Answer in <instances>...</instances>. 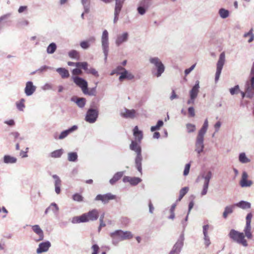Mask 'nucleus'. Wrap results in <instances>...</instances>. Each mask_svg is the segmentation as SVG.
I'll list each match as a JSON object with an SVG mask.
<instances>
[{
	"label": "nucleus",
	"mask_w": 254,
	"mask_h": 254,
	"mask_svg": "<svg viewBox=\"0 0 254 254\" xmlns=\"http://www.w3.org/2000/svg\"><path fill=\"white\" fill-rule=\"evenodd\" d=\"M149 63L152 65V73L153 76L159 77L164 72L165 67L161 60L157 57H152L149 59Z\"/></svg>",
	"instance_id": "1"
},
{
	"label": "nucleus",
	"mask_w": 254,
	"mask_h": 254,
	"mask_svg": "<svg viewBox=\"0 0 254 254\" xmlns=\"http://www.w3.org/2000/svg\"><path fill=\"white\" fill-rule=\"evenodd\" d=\"M130 150L136 153L135 158V165L137 170L142 174V156L141 155V148L138 142L132 140L129 145Z\"/></svg>",
	"instance_id": "2"
},
{
	"label": "nucleus",
	"mask_w": 254,
	"mask_h": 254,
	"mask_svg": "<svg viewBox=\"0 0 254 254\" xmlns=\"http://www.w3.org/2000/svg\"><path fill=\"white\" fill-rule=\"evenodd\" d=\"M212 178V173L210 171L203 172L200 174L197 179V181L202 180V190L200 192L201 196L205 195L208 190L210 180Z\"/></svg>",
	"instance_id": "3"
},
{
	"label": "nucleus",
	"mask_w": 254,
	"mask_h": 254,
	"mask_svg": "<svg viewBox=\"0 0 254 254\" xmlns=\"http://www.w3.org/2000/svg\"><path fill=\"white\" fill-rule=\"evenodd\" d=\"M229 236L234 242L237 244L244 247H248V242L245 239V236L243 232H240L234 229H232L229 233Z\"/></svg>",
	"instance_id": "4"
},
{
	"label": "nucleus",
	"mask_w": 254,
	"mask_h": 254,
	"mask_svg": "<svg viewBox=\"0 0 254 254\" xmlns=\"http://www.w3.org/2000/svg\"><path fill=\"white\" fill-rule=\"evenodd\" d=\"M101 47L105 57V60L106 61L109 50V33L107 30H104L102 34Z\"/></svg>",
	"instance_id": "5"
},
{
	"label": "nucleus",
	"mask_w": 254,
	"mask_h": 254,
	"mask_svg": "<svg viewBox=\"0 0 254 254\" xmlns=\"http://www.w3.org/2000/svg\"><path fill=\"white\" fill-rule=\"evenodd\" d=\"M99 111L96 109L90 108L87 111L85 121L90 124L94 123L97 120Z\"/></svg>",
	"instance_id": "6"
},
{
	"label": "nucleus",
	"mask_w": 254,
	"mask_h": 254,
	"mask_svg": "<svg viewBox=\"0 0 254 254\" xmlns=\"http://www.w3.org/2000/svg\"><path fill=\"white\" fill-rule=\"evenodd\" d=\"M225 62V54L222 52L219 56V60L217 63L216 71L215 73V81L217 82L219 80L222 69Z\"/></svg>",
	"instance_id": "7"
},
{
	"label": "nucleus",
	"mask_w": 254,
	"mask_h": 254,
	"mask_svg": "<svg viewBox=\"0 0 254 254\" xmlns=\"http://www.w3.org/2000/svg\"><path fill=\"white\" fill-rule=\"evenodd\" d=\"M245 88L246 90L247 97L252 99L254 97V77L249 76L245 84Z\"/></svg>",
	"instance_id": "8"
},
{
	"label": "nucleus",
	"mask_w": 254,
	"mask_h": 254,
	"mask_svg": "<svg viewBox=\"0 0 254 254\" xmlns=\"http://www.w3.org/2000/svg\"><path fill=\"white\" fill-rule=\"evenodd\" d=\"M204 136L197 134L196 138L194 150L197 153L198 156L200 155L204 150Z\"/></svg>",
	"instance_id": "9"
},
{
	"label": "nucleus",
	"mask_w": 254,
	"mask_h": 254,
	"mask_svg": "<svg viewBox=\"0 0 254 254\" xmlns=\"http://www.w3.org/2000/svg\"><path fill=\"white\" fill-rule=\"evenodd\" d=\"M110 236L112 239V244L115 246H117L120 242L125 240L121 230H116L110 233Z\"/></svg>",
	"instance_id": "10"
},
{
	"label": "nucleus",
	"mask_w": 254,
	"mask_h": 254,
	"mask_svg": "<svg viewBox=\"0 0 254 254\" xmlns=\"http://www.w3.org/2000/svg\"><path fill=\"white\" fill-rule=\"evenodd\" d=\"M83 215L86 222L94 221L99 217V211L97 209H93L87 213H83Z\"/></svg>",
	"instance_id": "11"
},
{
	"label": "nucleus",
	"mask_w": 254,
	"mask_h": 254,
	"mask_svg": "<svg viewBox=\"0 0 254 254\" xmlns=\"http://www.w3.org/2000/svg\"><path fill=\"white\" fill-rule=\"evenodd\" d=\"M117 196L111 193L104 194H98L95 198V201H101L103 204H107L110 200L115 199Z\"/></svg>",
	"instance_id": "12"
},
{
	"label": "nucleus",
	"mask_w": 254,
	"mask_h": 254,
	"mask_svg": "<svg viewBox=\"0 0 254 254\" xmlns=\"http://www.w3.org/2000/svg\"><path fill=\"white\" fill-rule=\"evenodd\" d=\"M129 38V34L127 32H124L118 34L115 38V43L116 47H120L123 44L127 42Z\"/></svg>",
	"instance_id": "13"
},
{
	"label": "nucleus",
	"mask_w": 254,
	"mask_h": 254,
	"mask_svg": "<svg viewBox=\"0 0 254 254\" xmlns=\"http://www.w3.org/2000/svg\"><path fill=\"white\" fill-rule=\"evenodd\" d=\"M72 78L74 83L81 88L83 93H85L87 91L88 83L84 79L78 76H72Z\"/></svg>",
	"instance_id": "14"
},
{
	"label": "nucleus",
	"mask_w": 254,
	"mask_h": 254,
	"mask_svg": "<svg viewBox=\"0 0 254 254\" xmlns=\"http://www.w3.org/2000/svg\"><path fill=\"white\" fill-rule=\"evenodd\" d=\"M116 1V4L114 12V23H116L119 19V15L122 9L123 3L125 0H115Z\"/></svg>",
	"instance_id": "15"
},
{
	"label": "nucleus",
	"mask_w": 254,
	"mask_h": 254,
	"mask_svg": "<svg viewBox=\"0 0 254 254\" xmlns=\"http://www.w3.org/2000/svg\"><path fill=\"white\" fill-rule=\"evenodd\" d=\"M183 241L184 239L183 237H181L174 245L169 254H180L183 246Z\"/></svg>",
	"instance_id": "16"
},
{
	"label": "nucleus",
	"mask_w": 254,
	"mask_h": 254,
	"mask_svg": "<svg viewBox=\"0 0 254 254\" xmlns=\"http://www.w3.org/2000/svg\"><path fill=\"white\" fill-rule=\"evenodd\" d=\"M36 90V86L33 84L32 81H29L26 83L24 93L26 96H31L35 92Z\"/></svg>",
	"instance_id": "17"
},
{
	"label": "nucleus",
	"mask_w": 254,
	"mask_h": 254,
	"mask_svg": "<svg viewBox=\"0 0 254 254\" xmlns=\"http://www.w3.org/2000/svg\"><path fill=\"white\" fill-rule=\"evenodd\" d=\"M121 115L125 118L133 119L136 117L137 113L135 110H129L125 108L121 111Z\"/></svg>",
	"instance_id": "18"
},
{
	"label": "nucleus",
	"mask_w": 254,
	"mask_h": 254,
	"mask_svg": "<svg viewBox=\"0 0 254 254\" xmlns=\"http://www.w3.org/2000/svg\"><path fill=\"white\" fill-rule=\"evenodd\" d=\"M248 175L247 173L245 171H244L242 173L241 180L240 182V185L242 187H249L252 185V181L248 180Z\"/></svg>",
	"instance_id": "19"
},
{
	"label": "nucleus",
	"mask_w": 254,
	"mask_h": 254,
	"mask_svg": "<svg viewBox=\"0 0 254 254\" xmlns=\"http://www.w3.org/2000/svg\"><path fill=\"white\" fill-rule=\"evenodd\" d=\"M77 126L76 125L73 126L69 128L68 129L63 131L58 137H56L55 136V138L56 139H63L65 138L66 137H67L70 133L73 132V131H75L77 129Z\"/></svg>",
	"instance_id": "20"
},
{
	"label": "nucleus",
	"mask_w": 254,
	"mask_h": 254,
	"mask_svg": "<svg viewBox=\"0 0 254 254\" xmlns=\"http://www.w3.org/2000/svg\"><path fill=\"white\" fill-rule=\"evenodd\" d=\"M51 243L49 241H46L39 244V247L36 250L37 253L41 254L47 252L51 247Z\"/></svg>",
	"instance_id": "21"
},
{
	"label": "nucleus",
	"mask_w": 254,
	"mask_h": 254,
	"mask_svg": "<svg viewBox=\"0 0 254 254\" xmlns=\"http://www.w3.org/2000/svg\"><path fill=\"white\" fill-rule=\"evenodd\" d=\"M199 82L198 80H197L195 81V84L193 86L191 89L190 91V97L196 99L199 93Z\"/></svg>",
	"instance_id": "22"
},
{
	"label": "nucleus",
	"mask_w": 254,
	"mask_h": 254,
	"mask_svg": "<svg viewBox=\"0 0 254 254\" xmlns=\"http://www.w3.org/2000/svg\"><path fill=\"white\" fill-rule=\"evenodd\" d=\"M134 75L130 72L125 69L124 71L121 72L119 80L120 81L122 82L125 79L131 80L134 78Z\"/></svg>",
	"instance_id": "23"
},
{
	"label": "nucleus",
	"mask_w": 254,
	"mask_h": 254,
	"mask_svg": "<svg viewBox=\"0 0 254 254\" xmlns=\"http://www.w3.org/2000/svg\"><path fill=\"white\" fill-rule=\"evenodd\" d=\"M32 230L39 236V238L37 240H35L36 241L38 242L44 239V236L43 231L38 225L32 226Z\"/></svg>",
	"instance_id": "24"
},
{
	"label": "nucleus",
	"mask_w": 254,
	"mask_h": 254,
	"mask_svg": "<svg viewBox=\"0 0 254 254\" xmlns=\"http://www.w3.org/2000/svg\"><path fill=\"white\" fill-rule=\"evenodd\" d=\"M133 134L135 141L140 143L143 138L142 131L138 129L137 126H135L133 129Z\"/></svg>",
	"instance_id": "25"
},
{
	"label": "nucleus",
	"mask_w": 254,
	"mask_h": 254,
	"mask_svg": "<svg viewBox=\"0 0 254 254\" xmlns=\"http://www.w3.org/2000/svg\"><path fill=\"white\" fill-rule=\"evenodd\" d=\"M56 70L62 78H68L69 76V73L68 70L64 68L59 67L56 68Z\"/></svg>",
	"instance_id": "26"
},
{
	"label": "nucleus",
	"mask_w": 254,
	"mask_h": 254,
	"mask_svg": "<svg viewBox=\"0 0 254 254\" xmlns=\"http://www.w3.org/2000/svg\"><path fill=\"white\" fill-rule=\"evenodd\" d=\"M235 206L243 209H247L251 208V204L249 202L241 200L240 202L236 203Z\"/></svg>",
	"instance_id": "27"
},
{
	"label": "nucleus",
	"mask_w": 254,
	"mask_h": 254,
	"mask_svg": "<svg viewBox=\"0 0 254 254\" xmlns=\"http://www.w3.org/2000/svg\"><path fill=\"white\" fill-rule=\"evenodd\" d=\"M124 174V172H118L116 173L113 178L110 180V183L111 185H114L116 183V182H117L118 180H119L123 176Z\"/></svg>",
	"instance_id": "28"
},
{
	"label": "nucleus",
	"mask_w": 254,
	"mask_h": 254,
	"mask_svg": "<svg viewBox=\"0 0 254 254\" xmlns=\"http://www.w3.org/2000/svg\"><path fill=\"white\" fill-rule=\"evenodd\" d=\"M17 161V158L15 157L9 155H4L3 157V162L5 164H14Z\"/></svg>",
	"instance_id": "29"
},
{
	"label": "nucleus",
	"mask_w": 254,
	"mask_h": 254,
	"mask_svg": "<svg viewBox=\"0 0 254 254\" xmlns=\"http://www.w3.org/2000/svg\"><path fill=\"white\" fill-rule=\"evenodd\" d=\"M252 227L251 225H246L244 229V235L249 239H251L253 238V235L252 233Z\"/></svg>",
	"instance_id": "30"
},
{
	"label": "nucleus",
	"mask_w": 254,
	"mask_h": 254,
	"mask_svg": "<svg viewBox=\"0 0 254 254\" xmlns=\"http://www.w3.org/2000/svg\"><path fill=\"white\" fill-rule=\"evenodd\" d=\"M253 32L254 29L252 28L249 32L245 33L243 35V37L245 38H249L248 40L249 43L252 42L254 40V34Z\"/></svg>",
	"instance_id": "31"
},
{
	"label": "nucleus",
	"mask_w": 254,
	"mask_h": 254,
	"mask_svg": "<svg viewBox=\"0 0 254 254\" xmlns=\"http://www.w3.org/2000/svg\"><path fill=\"white\" fill-rule=\"evenodd\" d=\"M208 127V122L207 119H205L203 125L200 129L198 131V135L204 136L206 133Z\"/></svg>",
	"instance_id": "32"
},
{
	"label": "nucleus",
	"mask_w": 254,
	"mask_h": 254,
	"mask_svg": "<svg viewBox=\"0 0 254 254\" xmlns=\"http://www.w3.org/2000/svg\"><path fill=\"white\" fill-rule=\"evenodd\" d=\"M193 206H194V203H193V201H191L189 203V209H188L187 215L186 216L185 220H183L182 221V225H183V227L184 228H185L187 225L186 222L188 220V216H189V214L190 213V212L191 209L193 208Z\"/></svg>",
	"instance_id": "33"
},
{
	"label": "nucleus",
	"mask_w": 254,
	"mask_h": 254,
	"mask_svg": "<svg viewBox=\"0 0 254 254\" xmlns=\"http://www.w3.org/2000/svg\"><path fill=\"white\" fill-rule=\"evenodd\" d=\"M218 14L220 17L222 19H225L228 17L230 15V12L228 10L224 8L219 9Z\"/></svg>",
	"instance_id": "34"
},
{
	"label": "nucleus",
	"mask_w": 254,
	"mask_h": 254,
	"mask_svg": "<svg viewBox=\"0 0 254 254\" xmlns=\"http://www.w3.org/2000/svg\"><path fill=\"white\" fill-rule=\"evenodd\" d=\"M239 161L243 164H246L250 162L251 160L247 157L244 152L240 153L239 155Z\"/></svg>",
	"instance_id": "35"
},
{
	"label": "nucleus",
	"mask_w": 254,
	"mask_h": 254,
	"mask_svg": "<svg viewBox=\"0 0 254 254\" xmlns=\"http://www.w3.org/2000/svg\"><path fill=\"white\" fill-rule=\"evenodd\" d=\"M64 153V150L63 149H60L55 150L52 152L50 156L52 158H60Z\"/></svg>",
	"instance_id": "36"
},
{
	"label": "nucleus",
	"mask_w": 254,
	"mask_h": 254,
	"mask_svg": "<svg viewBox=\"0 0 254 254\" xmlns=\"http://www.w3.org/2000/svg\"><path fill=\"white\" fill-rule=\"evenodd\" d=\"M77 158L78 155L76 152H70L67 154V159L70 162H76Z\"/></svg>",
	"instance_id": "37"
},
{
	"label": "nucleus",
	"mask_w": 254,
	"mask_h": 254,
	"mask_svg": "<svg viewBox=\"0 0 254 254\" xmlns=\"http://www.w3.org/2000/svg\"><path fill=\"white\" fill-rule=\"evenodd\" d=\"M71 222L73 224L85 223L86 222L83 214L79 216L73 217L72 219Z\"/></svg>",
	"instance_id": "38"
},
{
	"label": "nucleus",
	"mask_w": 254,
	"mask_h": 254,
	"mask_svg": "<svg viewBox=\"0 0 254 254\" xmlns=\"http://www.w3.org/2000/svg\"><path fill=\"white\" fill-rule=\"evenodd\" d=\"M49 209H50V211H52L55 215L58 214L59 207L56 203H52L49 206Z\"/></svg>",
	"instance_id": "39"
},
{
	"label": "nucleus",
	"mask_w": 254,
	"mask_h": 254,
	"mask_svg": "<svg viewBox=\"0 0 254 254\" xmlns=\"http://www.w3.org/2000/svg\"><path fill=\"white\" fill-rule=\"evenodd\" d=\"M57 49V45L55 43H51L47 48V52L49 54H53Z\"/></svg>",
	"instance_id": "40"
},
{
	"label": "nucleus",
	"mask_w": 254,
	"mask_h": 254,
	"mask_svg": "<svg viewBox=\"0 0 254 254\" xmlns=\"http://www.w3.org/2000/svg\"><path fill=\"white\" fill-rule=\"evenodd\" d=\"M152 4V0H140L139 5L148 9Z\"/></svg>",
	"instance_id": "41"
},
{
	"label": "nucleus",
	"mask_w": 254,
	"mask_h": 254,
	"mask_svg": "<svg viewBox=\"0 0 254 254\" xmlns=\"http://www.w3.org/2000/svg\"><path fill=\"white\" fill-rule=\"evenodd\" d=\"M25 100L24 99H21L19 102L16 103V106L18 110L20 111H23L25 106L24 105V102Z\"/></svg>",
	"instance_id": "42"
},
{
	"label": "nucleus",
	"mask_w": 254,
	"mask_h": 254,
	"mask_svg": "<svg viewBox=\"0 0 254 254\" xmlns=\"http://www.w3.org/2000/svg\"><path fill=\"white\" fill-rule=\"evenodd\" d=\"M189 190V189L187 187L182 188L180 191L179 196L178 199L177 200V201H181L184 195L188 192Z\"/></svg>",
	"instance_id": "43"
},
{
	"label": "nucleus",
	"mask_w": 254,
	"mask_h": 254,
	"mask_svg": "<svg viewBox=\"0 0 254 254\" xmlns=\"http://www.w3.org/2000/svg\"><path fill=\"white\" fill-rule=\"evenodd\" d=\"M81 3L83 6L84 12L87 13L90 10L89 0H81Z\"/></svg>",
	"instance_id": "44"
},
{
	"label": "nucleus",
	"mask_w": 254,
	"mask_h": 254,
	"mask_svg": "<svg viewBox=\"0 0 254 254\" xmlns=\"http://www.w3.org/2000/svg\"><path fill=\"white\" fill-rule=\"evenodd\" d=\"M164 125V123L162 120H159L157 122V124L155 126H152L151 127L150 130L151 131L153 132L155 130L160 129V128L162 127Z\"/></svg>",
	"instance_id": "45"
},
{
	"label": "nucleus",
	"mask_w": 254,
	"mask_h": 254,
	"mask_svg": "<svg viewBox=\"0 0 254 254\" xmlns=\"http://www.w3.org/2000/svg\"><path fill=\"white\" fill-rule=\"evenodd\" d=\"M75 102L79 108H83L85 105L86 100L84 98H78Z\"/></svg>",
	"instance_id": "46"
},
{
	"label": "nucleus",
	"mask_w": 254,
	"mask_h": 254,
	"mask_svg": "<svg viewBox=\"0 0 254 254\" xmlns=\"http://www.w3.org/2000/svg\"><path fill=\"white\" fill-rule=\"evenodd\" d=\"M68 56L70 58L78 60L79 58V53L76 50H71L68 53Z\"/></svg>",
	"instance_id": "47"
},
{
	"label": "nucleus",
	"mask_w": 254,
	"mask_h": 254,
	"mask_svg": "<svg viewBox=\"0 0 254 254\" xmlns=\"http://www.w3.org/2000/svg\"><path fill=\"white\" fill-rule=\"evenodd\" d=\"M122 234L125 240L131 239L133 237V235L130 231H124L122 230Z\"/></svg>",
	"instance_id": "48"
},
{
	"label": "nucleus",
	"mask_w": 254,
	"mask_h": 254,
	"mask_svg": "<svg viewBox=\"0 0 254 254\" xmlns=\"http://www.w3.org/2000/svg\"><path fill=\"white\" fill-rule=\"evenodd\" d=\"M141 181V179L137 177H131L130 184L132 186H135Z\"/></svg>",
	"instance_id": "49"
},
{
	"label": "nucleus",
	"mask_w": 254,
	"mask_h": 254,
	"mask_svg": "<svg viewBox=\"0 0 254 254\" xmlns=\"http://www.w3.org/2000/svg\"><path fill=\"white\" fill-rule=\"evenodd\" d=\"M86 73L91 74L96 77H98L99 76L98 71L93 67H90L87 70V72Z\"/></svg>",
	"instance_id": "50"
},
{
	"label": "nucleus",
	"mask_w": 254,
	"mask_h": 254,
	"mask_svg": "<svg viewBox=\"0 0 254 254\" xmlns=\"http://www.w3.org/2000/svg\"><path fill=\"white\" fill-rule=\"evenodd\" d=\"M72 199L74 201L81 202L83 201V197L81 194L76 193L73 195Z\"/></svg>",
	"instance_id": "51"
},
{
	"label": "nucleus",
	"mask_w": 254,
	"mask_h": 254,
	"mask_svg": "<svg viewBox=\"0 0 254 254\" xmlns=\"http://www.w3.org/2000/svg\"><path fill=\"white\" fill-rule=\"evenodd\" d=\"M41 89L44 91L53 89V85L50 83H46L41 87Z\"/></svg>",
	"instance_id": "52"
},
{
	"label": "nucleus",
	"mask_w": 254,
	"mask_h": 254,
	"mask_svg": "<svg viewBox=\"0 0 254 254\" xmlns=\"http://www.w3.org/2000/svg\"><path fill=\"white\" fill-rule=\"evenodd\" d=\"M186 127L187 129V131L189 133H191L194 132L195 130V125L191 124H187L186 125Z\"/></svg>",
	"instance_id": "53"
},
{
	"label": "nucleus",
	"mask_w": 254,
	"mask_h": 254,
	"mask_svg": "<svg viewBox=\"0 0 254 254\" xmlns=\"http://www.w3.org/2000/svg\"><path fill=\"white\" fill-rule=\"evenodd\" d=\"M229 90L232 95L238 94L240 91L239 86L238 85H236L234 87L230 88Z\"/></svg>",
	"instance_id": "54"
},
{
	"label": "nucleus",
	"mask_w": 254,
	"mask_h": 254,
	"mask_svg": "<svg viewBox=\"0 0 254 254\" xmlns=\"http://www.w3.org/2000/svg\"><path fill=\"white\" fill-rule=\"evenodd\" d=\"M53 178L54 179V185L55 186H61V180L60 177L57 175H53L52 176Z\"/></svg>",
	"instance_id": "55"
},
{
	"label": "nucleus",
	"mask_w": 254,
	"mask_h": 254,
	"mask_svg": "<svg viewBox=\"0 0 254 254\" xmlns=\"http://www.w3.org/2000/svg\"><path fill=\"white\" fill-rule=\"evenodd\" d=\"M53 69V68L51 66H47V65H43V66H41L39 68H38L35 72L42 73V72L46 71L47 69Z\"/></svg>",
	"instance_id": "56"
},
{
	"label": "nucleus",
	"mask_w": 254,
	"mask_h": 254,
	"mask_svg": "<svg viewBox=\"0 0 254 254\" xmlns=\"http://www.w3.org/2000/svg\"><path fill=\"white\" fill-rule=\"evenodd\" d=\"M203 240L204 245L206 247H208L211 244L210 238L208 234L203 235Z\"/></svg>",
	"instance_id": "57"
},
{
	"label": "nucleus",
	"mask_w": 254,
	"mask_h": 254,
	"mask_svg": "<svg viewBox=\"0 0 254 254\" xmlns=\"http://www.w3.org/2000/svg\"><path fill=\"white\" fill-rule=\"evenodd\" d=\"M80 46L83 49L86 50L89 48L90 44L89 41H83L80 42Z\"/></svg>",
	"instance_id": "58"
},
{
	"label": "nucleus",
	"mask_w": 254,
	"mask_h": 254,
	"mask_svg": "<svg viewBox=\"0 0 254 254\" xmlns=\"http://www.w3.org/2000/svg\"><path fill=\"white\" fill-rule=\"evenodd\" d=\"M85 93H83L84 94L88 95L90 96H95L96 95V87L92 88L90 91H88V87L86 88Z\"/></svg>",
	"instance_id": "59"
},
{
	"label": "nucleus",
	"mask_w": 254,
	"mask_h": 254,
	"mask_svg": "<svg viewBox=\"0 0 254 254\" xmlns=\"http://www.w3.org/2000/svg\"><path fill=\"white\" fill-rule=\"evenodd\" d=\"M147 9H148L143 7V6H141L139 5H138L137 9L138 13L141 15H144L146 13Z\"/></svg>",
	"instance_id": "60"
},
{
	"label": "nucleus",
	"mask_w": 254,
	"mask_h": 254,
	"mask_svg": "<svg viewBox=\"0 0 254 254\" xmlns=\"http://www.w3.org/2000/svg\"><path fill=\"white\" fill-rule=\"evenodd\" d=\"M253 217V214L251 212L249 213L246 218V225H251V220Z\"/></svg>",
	"instance_id": "61"
},
{
	"label": "nucleus",
	"mask_w": 254,
	"mask_h": 254,
	"mask_svg": "<svg viewBox=\"0 0 254 254\" xmlns=\"http://www.w3.org/2000/svg\"><path fill=\"white\" fill-rule=\"evenodd\" d=\"M190 167V163H188L185 165V169L184 171V176H186L189 174Z\"/></svg>",
	"instance_id": "62"
},
{
	"label": "nucleus",
	"mask_w": 254,
	"mask_h": 254,
	"mask_svg": "<svg viewBox=\"0 0 254 254\" xmlns=\"http://www.w3.org/2000/svg\"><path fill=\"white\" fill-rule=\"evenodd\" d=\"M91 248L93 250V253H92V254H98V251L99 250V248L97 245H96V244L93 245L92 246Z\"/></svg>",
	"instance_id": "63"
},
{
	"label": "nucleus",
	"mask_w": 254,
	"mask_h": 254,
	"mask_svg": "<svg viewBox=\"0 0 254 254\" xmlns=\"http://www.w3.org/2000/svg\"><path fill=\"white\" fill-rule=\"evenodd\" d=\"M82 73L81 70L78 68H74L72 71L73 75H81Z\"/></svg>",
	"instance_id": "64"
}]
</instances>
